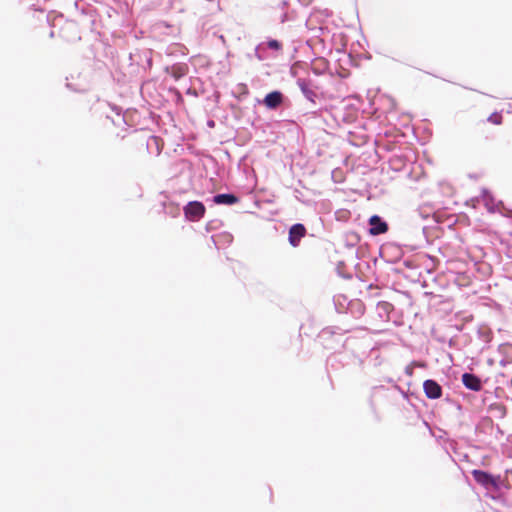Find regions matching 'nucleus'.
I'll return each mask as SVG.
<instances>
[{
    "label": "nucleus",
    "mask_w": 512,
    "mask_h": 512,
    "mask_svg": "<svg viewBox=\"0 0 512 512\" xmlns=\"http://www.w3.org/2000/svg\"><path fill=\"white\" fill-rule=\"evenodd\" d=\"M183 211L189 221L196 222L204 217L206 208L199 201H191L183 208Z\"/></svg>",
    "instance_id": "f257e3e1"
},
{
    "label": "nucleus",
    "mask_w": 512,
    "mask_h": 512,
    "mask_svg": "<svg viewBox=\"0 0 512 512\" xmlns=\"http://www.w3.org/2000/svg\"><path fill=\"white\" fill-rule=\"evenodd\" d=\"M306 228L303 224L297 223L291 226L289 229V243L293 247H297L300 243V240L306 235Z\"/></svg>",
    "instance_id": "7ed1b4c3"
},
{
    "label": "nucleus",
    "mask_w": 512,
    "mask_h": 512,
    "mask_svg": "<svg viewBox=\"0 0 512 512\" xmlns=\"http://www.w3.org/2000/svg\"><path fill=\"white\" fill-rule=\"evenodd\" d=\"M425 395L430 399H438L442 396L441 386L434 380H426L423 384Z\"/></svg>",
    "instance_id": "39448f33"
},
{
    "label": "nucleus",
    "mask_w": 512,
    "mask_h": 512,
    "mask_svg": "<svg viewBox=\"0 0 512 512\" xmlns=\"http://www.w3.org/2000/svg\"><path fill=\"white\" fill-rule=\"evenodd\" d=\"M369 225L371 226L369 233L374 236L384 234L388 231V224L382 221L378 215H373L369 218Z\"/></svg>",
    "instance_id": "20e7f679"
},
{
    "label": "nucleus",
    "mask_w": 512,
    "mask_h": 512,
    "mask_svg": "<svg viewBox=\"0 0 512 512\" xmlns=\"http://www.w3.org/2000/svg\"><path fill=\"white\" fill-rule=\"evenodd\" d=\"M283 102V95L279 91H273L268 93L264 98V104L269 109H275L280 106Z\"/></svg>",
    "instance_id": "423d86ee"
},
{
    "label": "nucleus",
    "mask_w": 512,
    "mask_h": 512,
    "mask_svg": "<svg viewBox=\"0 0 512 512\" xmlns=\"http://www.w3.org/2000/svg\"><path fill=\"white\" fill-rule=\"evenodd\" d=\"M487 121L494 125H501L503 123V116L500 112H493Z\"/></svg>",
    "instance_id": "9d476101"
},
{
    "label": "nucleus",
    "mask_w": 512,
    "mask_h": 512,
    "mask_svg": "<svg viewBox=\"0 0 512 512\" xmlns=\"http://www.w3.org/2000/svg\"><path fill=\"white\" fill-rule=\"evenodd\" d=\"M213 202L218 205H233L238 202V198L233 194H218L214 196Z\"/></svg>",
    "instance_id": "6e6552de"
},
{
    "label": "nucleus",
    "mask_w": 512,
    "mask_h": 512,
    "mask_svg": "<svg viewBox=\"0 0 512 512\" xmlns=\"http://www.w3.org/2000/svg\"><path fill=\"white\" fill-rule=\"evenodd\" d=\"M267 46H268L270 49L279 50V49H281L282 44H281L278 40L271 39V40H269V41L267 42Z\"/></svg>",
    "instance_id": "9b49d317"
},
{
    "label": "nucleus",
    "mask_w": 512,
    "mask_h": 512,
    "mask_svg": "<svg viewBox=\"0 0 512 512\" xmlns=\"http://www.w3.org/2000/svg\"><path fill=\"white\" fill-rule=\"evenodd\" d=\"M297 84L301 89L302 93L309 99H312L314 92L308 87V83L304 79H298Z\"/></svg>",
    "instance_id": "1a4fd4ad"
},
{
    "label": "nucleus",
    "mask_w": 512,
    "mask_h": 512,
    "mask_svg": "<svg viewBox=\"0 0 512 512\" xmlns=\"http://www.w3.org/2000/svg\"><path fill=\"white\" fill-rule=\"evenodd\" d=\"M182 75V73L176 72L174 73L175 78H179Z\"/></svg>",
    "instance_id": "f8f14e48"
},
{
    "label": "nucleus",
    "mask_w": 512,
    "mask_h": 512,
    "mask_svg": "<svg viewBox=\"0 0 512 512\" xmlns=\"http://www.w3.org/2000/svg\"><path fill=\"white\" fill-rule=\"evenodd\" d=\"M471 474L478 484L486 488H496L498 486V478H495L494 476L485 471L474 469L472 470Z\"/></svg>",
    "instance_id": "f03ea898"
},
{
    "label": "nucleus",
    "mask_w": 512,
    "mask_h": 512,
    "mask_svg": "<svg viewBox=\"0 0 512 512\" xmlns=\"http://www.w3.org/2000/svg\"><path fill=\"white\" fill-rule=\"evenodd\" d=\"M182 75V73L176 72L174 73L175 78H179Z\"/></svg>",
    "instance_id": "ddd939ff"
},
{
    "label": "nucleus",
    "mask_w": 512,
    "mask_h": 512,
    "mask_svg": "<svg viewBox=\"0 0 512 512\" xmlns=\"http://www.w3.org/2000/svg\"><path fill=\"white\" fill-rule=\"evenodd\" d=\"M462 382L466 388L473 391H479L482 387L480 379L474 374L464 373L462 375Z\"/></svg>",
    "instance_id": "0eeeda50"
}]
</instances>
